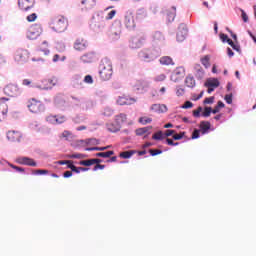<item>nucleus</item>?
Returning a JSON list of instances; mask_svg holds the SVG:
<instances>
[{"label": "nucleus", "mask_w": 256, "mask_h": 256, "mask_svg": "<svg viewBox=\"0 0 256 256\" xmlns=\"http://www.w3.org/2000/svg\"><path fill=\"white\" fill-rule=\"evenodd\" d=\"M99 75L102 81H109L113 77V64H111V60L104 59L101 61Z\"/></svg>", "instance_id": "obj_1"}, {"label": "nucleus", "mask_w": 256, "mask_h": 256, "mask_svg": "<svg viewBox=\"0 0 256 256\" xmlns=\"http://www.w3.org/2000/svg\"><path fill=\"white\" fill-rule=\"evenodd\" d=\"M68 26L69 21L63 15H58L52 19V29L55 30L56 33H64V31H67Z\"/></svg>", "instance_id": "obj_2"}, {"label": "nucleus", "mask_w": 256, "mask_h": 256, "mask_svg": "<svg viewBox=\"0 0 256 256\" xmlns=\"http://www.w3.org/2000/svg\"><path fill=\"white\" fill-rule=\"evenodd\" d=\"M139 57L142 61L150 63V61H155V59L159 57V54H157V51L153 48H144L139 52Z\"/></svg>", "instance_id": "obj_3"}, {"label": "nucleus", "mask_w": 256, "mask_h": 256, "mask_svg": "<svg viewBox=\"0 0 256 256\" xmlns=\"http://www.w3.org/2000/svg\"><path fill=\"white\" fill-rule=\"evenodd\" d=\"M27 107L31 113L37 114L43 113V111H45V106L43 105V102L34 98L28 100Z\"/></svg>", "instance_id": "obj_4"}, {"label": "nucleus", "mask_w": 256, "mask_h": 256, "mask_svg": "<svg viewBox=\"0 0 256 256\" xmlns=\"http://www.w3.org/2000/svg\"><path fill=\"white\" fill-rule=\"evenodd\" d=\"M4 93L8 97H19L22 91L21 88H19V85L10 83L4 87Z\"/></svg>", "instance_id": "obj_5"}, {"label": "nucleus", "mask_w": 256, "mask_h": 256, "mask_svg": "<svg viewBox=\"0 0 256 256\" xmlns=\"http://www.w3.org/2000/svg\"><path fill=\"white\" fill-rule=\"evenodd\" d=\"M43 33V28L40 24H33L29 27L27 31L28 39L35 40Z\"/></svg>", "instance_id": "obj_6"}, {"label": "nucleus", "mask_w": 256, "mask_h": 256, "mask_svg": "<svg viewBox=\"0 0 256 256\" xmlns=\"http://www.w3.org/2000/svg\"><path fill=\"white\" fill-rule=\"evenodd\" d=\"M124 25L129 31H133V29L137 27V22L135 21V15L133 12H126L124 16Z\"/></svg>", "instance_id": "obj_7"}, {"label": "nucleus", "mask_w": 256, "mask_h": 256, "mask_svg": "<svg viewBox=\"0 0 256 256\" xmlns=\"http://www.w3.org/2000/svg\"><path fill=\"white\" fill-rule=\"evenodd\" d=\"M145 39V36H133L129 40V47H131V49H139L145 45Z\"/></svg>", "instance_id": "obj_8"}, {"label": "nucleus", "mask_w": 256, "mask_h": 256, "mask_svg": "<svg viewBox=\"0 0 256 256\" xmlns=\"http://www.w3.org/2000/svg\"><path fill=\"white\" fill-rule=\"evenodd\" d=\"M185 77V68L183 66L177 67L171 74L170 79L174 83H178Z\"/></svg>", "instance_id": "obj_9"}, {"label": "nucleus", "mask_w": 256, "mask_h": 256, "mask_svg": "<svg viewBox=\"0 0 256 256\" xmlns=\"http://www.w3.org/2000/svg\"><path fill=\"white\" fill-rule=\"evenodd\" d=\"M17 63H26L29 60V52L25 49H18L14 55Z\"/></svg>", "instance_id": "obj_10"}, {"label": "nucleus", "mask_w": 256, "mask_h": 256, "mask_svg": "<svg viewBox=\"0 0 256 256\" xmlns=\"http://www.w3.org/2000/svg\"><path fill=\"white\" fill-rule=\"evenodd\" d=\"M187 33H189V29H187V24L181 23L178 27V32L176 35L177 41H179L180 43L182 41H185V39L187 38Z\"/></svg>", "instance_id": "obj_11"}, {"label": "nucleus", "mask_w": 256, "mask_h": 256, "mask_svg": "<svg viewBox=\"0 0 256 256\" xmlns=\"http://www.w3.org/2000/svg\"><path fill=\"white\" fill-rule=\"evenodd\" d=\"M23 135L19 131L11 130L7 132V139L11 143H20Z\"/></svg>", "instance_id": "obj_12"}, {"label": "nucleus", "mask_w": 256, "mask_h": 256, "mask_svg": "<svg viewBox=\"0 0 256 256\" xmlns=\"http://www.w3.org/2000/svg\"><path fill=\"white\" fill-rule=\"evenodd\" d=\"M110 37L113 41L121 38V24H114L110 29Z\"/></svg>", "instance_id": "obj_13"}, {"label": "nucleus", "mask_w": 256, "mask_h": 256, "mask_svg": "<svg viewBox=\"0 0 256 256\" xmlns=\"http://www.w3.org/2000/svg\"><path fill=\"white\" fill-rule=\"evenodd\" d=\"M18 7L22 11H29L35 7V0H18Z\"/></svg>", "instance_id": "obj_14"}, {"label": "nucleus", "mask_w": 256, "mask_h": 256, "mask_svg": "<svg viewBox=\"0 0 256 256\" xmlns=\"http://www.w3.org/2000/svg\"><path fill=\"white\" fill-rule=\"evenodd\" d=\"M89 47V42L84 38H78L74 42V49L76 51H85Z\"/></svg>", "instance_id": "obj_15"}, {"label": "nucleus", "mask_w": 256, "mask_h": 256, "mask_svg": "<svg viewBox=\"0 0 256 256\" xmlns=\"http://www.w3.org/2000/svg\"><path fill=\"white\" fill-rule=\"evenodd\" d=\"M82 63H94L97 61V54L95 52H88L80 57Z\"/></svg>", "instance_id": "obj_16"}, {"label": "nucleus", "mask_w": 256, "mask_h": 256, "mask_svg": "<svg viewBox=\"0 0 256 256\" xmlns=\"http://www.w3.org/2000/svg\"><path fill=\"white\" fill-rule=\"evenodd\" d=\"M5 101H9V98L2 97L0 98V117H5L9 111V106Z\"/></svg>", "instance_id": "obj_17"}, {"label": "nucleus", "mask_w": 256, "mask_h": 256, "mask_svg": "<svg viewBox=\"0 0 256 256\" xmlns=\"http://www.w3.org/2000/svg\"><path fill=\"white\" fill-rule=\"evenodd\" d=\"M134 87L137 89V91H145L149 87V82L147 80H136Z\"/></svg>", "instance_id": "obj_18"}, {"label": "nucleus", "mask_w": 256, "mask_h": 256, "mask_svg": "<svg viewBox=\"0 0 256 256\" xmlns=\"http://www.w3.org/2000/svg\"><path fill=\"white\" fill-rule=\"evenodd\" d=\"M21 165H27L28 167H37V162L33 158L22 157L19 159Z\"/></svg>", "instance_id": "obj_19"}, {"label": "nucleus", "mask_w": 256, "mask_h": 256, "mask_svg": "<svg viewBox=\"0 0 256 256\" xmlns=\"http://www.w3.org/2000/svg\"><path fill=\"white\" fill-rule=\"evenodd\" d=\"M194 75L197 79H203V77H205V70H203L200 64L194 65Z\"/></svg>", "instance_id": "obj_20"}, {"label": "nucleus", "mask_w": 256, "mask_h": 256, "mask_svg": "<svg viewBox=\"0 0 256 256\" xmlns=\"http://www.w3.org/2000/svg\"><path fill=\"white\" fill-rule=\"evenodd\" d=\"M150 109L154 113H167V106L164 104H153Z\"/></svg>", "instance_id": "obj_21"}, {"label": "nucleus", "mask_w": 256, "mask_h": 256, "mask_svg": "<svg viewBox=\"0 0 256 256\" xmlns=\"http://www.w3.org/2000/svg\"><path fill=\"white\" fill-rule=\"evenodd\" d=\"M134 102L135 99L129 98L127 96H121L117 100L118 105H133Z\"/></svg>", "instance_id": "obj_22"}, {"label": "nucleus", "mask_w": 256, "mask_h": 256, "mask_svg": "<svg viewBox=\"0 0 256 256\" xmlns=\"http://www.w3.org/2000/svg\"><path fill=\"white\" fill-rule=\"evenodd\" d=\"M153 43H163L165 41V36L160 31H156L152 34Z\"/></svg>", "instance_id": "obj_23"}, {"label": "nucleus", "mask_w": 256, "mask_h": 256, "mask_svg": "<svg viewBox=\"0 0 256 256\" xmlns=\"http://www.w3.org/2000/svg\"><path fill=\"white\" fill-rule=\"evenodd\" d=\"M107 130L110 131V133H117V131H120L121 126L115 122H109L106 124Z\"/></svg>", "instance_id": "obj_24"}, {"label": "nucleus", "mask_w": 256, "mask_h": 256, "mask_svg": "<svg viewBox=\"0 0 256 256\" xmlns=\"http://www.w3.org/2000/svg\"><path fill=\"white\" fill-rule=\"evenodd\" d=\"M177 15V8L172 7L170 10L166 12V17L168 19V22L171 23L175 21V16Z\"/></svg>", "instance_id": "obj_25"}, {"label": "nucleus", "mask_w": 256, "mask_h": 256, "mask_svg": "<svg viewBox=\"0 0 256 256\" xmlns=\"http://www.w3.org/2000/svg\"><path fill=\"white\" fill-rule=\"evenodd\" d=\"M153 129L152 126H148V127H143V128H138L136 129L135 133L138 137H141V135H149V132Z\"/></svg>", "instance_id": "obj_26"}, {"label": "nucleus", "mask_w": 256, "mask_h": 256, "mask_svg": "<svg viewBox=\"0 0 256 256\" xmlns=\"http://www.w3.org/2000/svg\"><path fill=\"white\" fill-rule=\"evenodd\" d=\"M185 85L186 87H189V89H193V87L196 85L195 77H193V75H188L185 78Z\"/></svg>", "instance_id": "obj_27"}, {"label": "nucleus", "mask_w": 256, "mask_h": 256, "mask_svg": "<svg viewBox=\"0 0 256 256\" xmlns=\"http://www.w3.org/2000/svg\"><path fill=\"white\" fill-rule=\"evenodd\" d=\"M159 62L161 65H175V62H173V58L169 56H163L159 59Z\"/></svg>", "instance_id": "obj_28"}, {"label": "nucleus", "mask_w": 256, "mask_h": 256, "mask_svg": "<svg viewBox=\"0 0 256 256\" xmlns=\"http://www.w3.org/2000/svg\"><path fill=\"white\" fill-rule=\"evenodd\" d=\"M49 121L51 123H56V124H59L61 125V123H65V116H51L49 117Z\"/></svg>", "instance_id": "obj_29"}, {"label": "nucleus", "mask_w": 256, "mask_h": 256, "mask_svg": "<svg viewBox=\"0 0 256 256\" xmlns=\"http://www.w3.org/2000/svg\"><path fill=\"white\" fill-rule=\"evenodd\" d=\"M200 129L203 134L207 133L209 131V129H211V123L209 121H201Z\"/></svg>", "instance_id": "obj_30"}, {"label": "nucleus", "mask_w": 256, "mask_h": 256, "mask_svg": "<svg viewBox=\"0 0 256 256\" xmlns=\"http://www.w3.org/2000/svg\"><path fill=\"white\" fill-rule=\"evenodd\" d=\"M111 155H115V152L113 150H110L107 152H98L95 154V157H102L103 159H109Z\"/></svg>", "instance_id": "obj_31"}, {"label": "nucleus", "mask_w": 256, "mask_h": 256, "mask_svg": "<svg viewBox=\"0 0 256 256\" xmlns=\"http://www.w3.org/2000/svg\"><path fill=\"white\" fill-rule=\"evenodd\" d=\"M115 121L118 125L121 126L122 123H125V121H127V114L117 115Z\"/></svg>", "instance_id": "obj_32"}, {"label": "nucleus", "mask_w": 256, "mask_h": 256, "mask_svg": "<svg viewBox=\"0 0 256 256\" xmlns=\"http://www.w3.org/2000/svg\"><path fill=\"white\" fill-rule=\"evenodd\" d=\"M205 85H206V87L217 88V87H219L220 83H219V80L212 79V80H208Z\"/></svg>", "instance_id": "obj_33"}, {"label": "nucleus", "mask_w": 256, "mask_h": 256, "mask_svg": "<svg viewBox=\"0 0 256 256\" xmlns=\"http://www.w3.org/2000/svg\"><path fill=\"white\" fill-rule=\"evenodd\" d=\"M133 155H135V151H124L120 153L122 159H130Z\"/></svg>", "instance_id": "obj_34"}, {"label": "nucleus", "mask_w": 256, "mask_h": 256, "mask_svg": "<svg viewBox=\"0 0 256 256\" xmlns=\"http://www.w3.org/2000/svg\"><path fill=\"white\" fill-rule=\"evenodd\" d=\"M165 79H167V76H166L164 73L157 74V75L154 77V81H155L156 83H161V82L165 81Z\"/></svg>", "instance_id": "obj_35"}, {"label": "nucleus", "mask_w": 256, "mask_h": 256, "mask_svg": "<svg viewBox=\"0 0 256 256\" xmlns=\"http://www.w3.org/2000/svg\"><path fill=\"white\" fill-rule=\"evenodd\" d=\"M152 121H153V119L150 117H147V116L139 118V123H141L142 125H147V124L151 123Z\"/></svg>", "instance_id": "obj_36"}, {"label": "nucleus", "mask_w": 256, "mask_h": 256, "mask_svg": "<svg viewBox=\"0 0 256 256\" xmlns=\"http://www.w3.org/2000/svg\"><path fill=\"white\" fill-rule=\"evenodd\" d=\"M163 138V131H158L152 135V139H154V141H161Z\"/></svg>", "instance_id": "obj_37"}, {"label": "nucleus", "mask_w": 256, "mask_h": 256, "mask_svg": "<svg viewBox=\"0 0 256 256\" xmlns=\"http://www.w3.org/2000/svg\"><path fill=\"white\" fill-rule=\"evenodd\" d=\"M201 63L202 65H204V67H206V69L210 67L211 63L209 56H204L203 58H201Z\"/></svg>", "instance_id": "obj_38"}, {"label": "nucleus", "mask_w": 256, "mask_h": 256, "mask_svg": "<svg viewBox=\"0 0 256 256\" xmlns=\"http://www.w3.org/2000/svg\"><path fill=\"white\" fill-rule=\"evenodd\" d=\"M22 85L24 87H35V84H33V80H31V79L22 80Z\"/></svg>", "instance_id": "obj_39"}, {"label": "nucleus", "mask_w": 256, "mask_h": 256, "mask_svg": "<svg viewBox=\"0 0 256 256\" xmlns=\"http://www.w3.org/2000/svg\"><path fill=\"white\" fill-rule=\"evenodd\" d=\"M79 165H83L84 167H91V165H93V159L81 160Z\"/></svg>", "instance_id": "obj_40"}, {"label": "nucleus", "mask_w": 256, "mask_h": 256, "mask_svg": "<svg viewBox=\"0 0 256 256\" xmlns=\"http://www.w3.org/2000/svg\"><path fill=\"white\" fill-rule=\"evenodd\" d=\"M212 109L211 107H205L202 112V117H211Z\"/></svg>", "instance_id": "obj_41"}, {"label": "nucleus", "mask_w": 256, "mask_h": 256, "mask_svg": "<svg viewBox=\"0 0 256 256\" xmlns=\"http://www.w3.org/2000/svg\"><path fill=\"white\" fill-rule=\"evenodd\" d=\"M69 159H85V155L81 153L68 155Z\"/></svg>", "instance_id": "obj_42"}, {"label": "nucleus", "mask_w": 256, "mask_h": 256, "mask_svg": "<svg viewBox=\"0 0 256 256\" xmlns=\"http://www.w3.org/2000/svg\"><path fill=\"white\" fill-rule=\"evenodd\" d=\"M175 141H181L185 137V132H180L179 134H175L172 136Z\"/></svg>", "instance_id": "obj_43"}, {"label": "nucleus", "mask_w": 256, "mask_h": 256, "mask_svg": "<svg viewBox=\"0 0 256 256\" xmlns=\"http://www.w3.org/2000/svg\"><path fill=\"white\" fill-rule=\"evenodd\" d=\"M97 0H82V5H87V7H93Z\"/></svg>", "instance_id": "obj_44"}, {"label": "nucleus", "mask_w": 256, "mask_h": 256, "mask_svg": "<svg viewBox=\"0 0 256 256\" xmlns=\"http://www.w3.org/2000/svg\"><path fill=\"white\" fill-rule=\"evenodd\" d=\"M26 19H27L28 23H33V21H35L37 19V14L32 13V14L28 15Z\"/></svg>", "instance_id": "obj_45"}, {"label": "nucleus", "mask_w": 256, "mask_h": 256, "mask_svg": "<svg viewBox=\"0 0 256 256\" xmlns=\"http://www.w3.org/2000/svg\"><path fill=\"white\" fill-rule=\"evenodd\" d=\"M47 174H49V170L38 169L33 172V175H47Z\"/></svg>", "instance_id": "obj_46"}, {"label": "nucleus", "mask_w": 256, "mask_h": 256, "mask_svg": "<svg viewBox=\"0 0 256 256\" xmlns=\"http://www.w3.org/2000/svg\"><path fill=\"white\" fill-rule=\"evenodd\" d=\"M149 153H150V155H152V157H155V155H161V153H163V151L159 150V149H150Z\"/></svg>", "instance_id": "obj_47"}, {"label": "nucleus", "mask_w": 256, "mask_h": 256, "mask_svg": "<svg viewBox=\"0 0 256 256\" xmlns=\"http://www.w3.org/2000/svg\"><path fill=\"white\" fill-rule=\"evenodd\" d=\"M88 145H99L100 141L97 138H90L87 140Z\"/></svg>", "instance_id": "obj_48"}, {"label": "nucleus", "mask_w": 256, "mask_h": 256, "mask_svg": "<svg viewBox=\"0 0 256 256\" xmlns=\"http://www.w3.org/2000/svg\"><path fill=\"white\" fill-rule=\"evenodd\" d=\"M201 111H203V107L199 106L196 110H193V116L201 117Z\"/></svg>", "instance_id": "obj_49"}, {"label": "nucleus", "mask_w": 256, "mask_h": 256, "mask_svg": "<svg viewBox=\"0 0 256 256\" xmlns=\"http://www.w3.org/2000/svg\"><path fill=\"white\" fill-rule=\"evenodd\" d=\"M115 15H117V11L116 10H111L107 16H106V19L109 21L111 19H113V17H115Z\"/></svg>", "instance_id": "obj_50"}, {"label": "nucleus", "mask_w": 256, "mask_h": 256, "mask_svg": "<svg viewBox=\"0 0 256 256\" xmlns=\"http://www.w3.org/2000/svg\"><path fill=\"white\" fill-rule=\"evenodd\" d=\"M215 101V97H208L204 99V105H211Z\"/></svg>", "instance_id": "obj_51"}, {"label": "nucleus", "mask_w": 256, "mask_h": 256, "mask_svg": "<svg viewBox=\"0 0 256 256\" xmlns=\"http://www.w3.org/2000/svg\"><path fill=\"white\" fill-rule=\"evenodd\" d=\"M241 17H242L244 23L249 22V16H247V13L245 12V10H241Z\"/></svg>", "instance_id": "obj_52"}, {"label": "nucleus", "mask_w": 256, "mask_h": 256, "mask_svg": "<svg viewBox=\"0 0 256 256\" xmlns=\"http://www.w3.org/2000/svg\"><path fill=\"white\" fill-rule=\"evenodd\" d=\"M225 101L228 103V105H231L233 103V94H227L225 96Z\"/></svg>", "instance_id": "obj_53"}, {"label": "nucleus", "mask_w": 256, "mask_h": 256, "mask_svg": "<svg viewBox=\"0 0 256 256\" xmlns=\"http://www.w3.org/2000/svg\"><path fill=\"white\" fill-rule=\"evenodd\" d=\"M10 167H12V169H14L15 171H18V173H25V169L24 168L15 166L13 164H11Z\"/></svg>", "instance_id": "obj_54"}, {"label": "nucleus", "mask_w": 256, "mask_h": 256, "mask_svg": "<svg viewBox=\"0 0 256 256\" xmlns=\"http://www.w3.org/2000/svg\"><path fill=\"white\" fill-rule=\"evenodd\" d=\"M193 107V102L191 101H186L184 105L182 106V109H191Z\"/></svg>", "instance_id": "obj_55"}, {"label": "nucleus", "mask_w": 256, "mask_h": 256, "mask_svg": "<svg viewBox=\"0 0 256 256\" xmlns=\"http://www.w3.org/2000/svg\"><path fill=\"white\" fill-rule=\"evenodd\" d=\"M66 165H68V169H71L74 173L75 171H78L77 166L73 165V161L70 160V163H67Z\"/></svg>", "instance_id": "obj_56"}, {"label": "nucleus", "mask_w": 256, "mask_h": 256, "mask_svg": "<svg viewBox=\"0 0 256 256\" xmlns=\"http://www.w3.org/2000/svg\"><path fill=\"white\" fill-rule=\"evenodd\" d=\"M166 143H167V145H171L172 147L179 145V142L175 143V142H173V140L171 138H167Z\"/></svg>", "instance_id": "obj_57"}, {"label": "nucleus", "mask_w": 256, "mask_h": 256, "mask_svg": "<svg viewBox=\"0 0 256 256\" xmlns=\"http://www.w3.org/2000/svg\"><path fill=\"white\" fill-rule=\"evenodd\" d=\"M84 82L89 84L93 83V77L91 75H86L84 78Z\"/></svg>", "instance_id": "obj_58"}, {"label": "nucleus", "mask_w": 256, "mask_h": 256, "mask_svg": "<svg viewBox=\"0 0 256 256\" xmlns=\"http://www.w3.org/2000/svg\"><path fill=\"white\" fill-rule=\"evenodd\" d=\"M200 131L195 129L192 133V139H199Z\"/></svg>", "instance_id": "obj_59"}, {"label": "nucleus", "mask_w": 256, "mask_h": 256, "mask_svg": "<svg viewBox=\"0 0 256 256\" xmlns=\"http://www.w3.org/2000/svg\"><path fill=\"white\" fill-rule=\"evenodd\" d=\"M171 135H175V130H166L164 137H171Z\"/></svg>", "instance_id": "obj_60"}, {"label": "nucleus", "mask_w": 256, "mask_h": 256, "mask_svg": "<svg viewBox=\"0 0 256 256\" xmlns=\"http://www.w3.org/2000/svg\"><path fill=\"white\" fill-rule=\"evenodd\" d=\"M99 169H105V165L103 164H96L93 168V171H99Z\"/></svg>", "instance_id": "obj_61"}, {"label": "nucleus", "mask_w": 256, "mask_h": 256, "mask_svg": "<svg viewBox=\"0 0 256 256\" xmlns=\"http://www.w3.org/2000/svg\"><path fill=\"white\" fill-rule=\"evenodd\" d=\"M81 171L85 172V171H89V168H85V167H77V171H75V173H81Z\"/></svg>", "instance_id": "obj_62"}, {"label": "nucleus", "mask_w": 256, "mask_h": 256, "mask_svg": "<svg viewBox=\"0 0 256 256\" xmlns=\"http://www.w3.org/2000/svg\"><path fill=\"white\" fill-rule=\"evenodd\" d=\"M72 176H73V172H71V171H66L63 174V177H65L66 179L69 178V177H72Z\"/></svg>", "instance_id": "obj_63"}, {"label": "nucleus", "mask_w": 256, "mask_h": 256, "mask_svg": "<svg viewBox=\"0 0 256 256\" xmlns=\"http://www.w3.org/2000/svg\"><path fill=\"white\" fill-rule=\"evenodd\" d=\"M220 39L221 41L225 42L227 41V39H229V36H227L226 34H220Z\"/></svg>", "instance_id": "obj_64"}]
</instances>
